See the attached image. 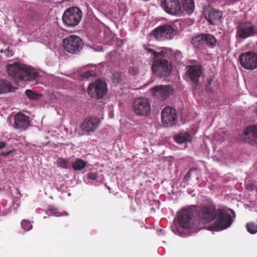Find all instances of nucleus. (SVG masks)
<instances>
[{"label":"nucleus","instance_id":"obj_30","mask_svg":"<svg viewBox=\"0 0 257 257\" xmlns=\"http://www.w3.org/2000/svg\"><path fill=\"white\" fill-rule=\"evenodd\" d=\"M25 94L29 99L32 100H37L40 98L39 94L35 93L30 89L26 90Z\"/></svg>","mask_w":257,"mask_h":257},{"label":"nucleus","instance_id":"obj_19","mask_svg":"<svg viewBox=\"0 0 257 257\" xmlns=\"http://www.w3.org/2000/svg\"><path fill=\"white\" fill-rule=\"evenodd\" d=\"M202 67L200 65H193L188 67L186 75L187 79L196 84L202 75Z\"/></svg>","mask_w":257,"mask_h":257},{"label":"nucleus","instance_id":"obj_10","mask_svg":"<svg viewBox=\"0 0 257 257\" xmlns=\"http://www.w3.org/2000/svg\"><path fill=\"white\" fill-rule=\"evenodd\" d=\"M240 65L245 69L253 70L257 68V54L251 52L241 54L239 57Z\"/></svg>","mask_w":257,"mask_h":257},{"label":"nucleus","instance_id":"obj_29","mask_svg":"<svg viewBox=\"0 0 257 257\" xmlns=\"http://www.w3.org/2000/svg\"><path fill=\"white\" fill-rule=\"evenodd\" d=\"M21 226L26 231H29L33 228L31 222L26 219H23L21 221Z\"/></svg>","mask_w":257,"mask_h":257},{"label":"nucleus","instance_id":"obj_41","mask_svg":"<svg viewBox=\"0 0 257 257\" xmlns=\"http://www.w3.org/2000/svg\"><path fill=\"white\" fill-rule=\"evenodd\" d=\"M13 152L12 151H6V152H2L1 153V155L3 156H9L11 153Z\"/></svg>","mask_w":257,"mask_h":257},{"label":"nucleus","instance_id":"obj_32","mask_svg":"<svg viewBox=\"0 0 257 257\" xmlns=\"http://www.w3.org/2000/svg\"><path fill=\"white\" fill-rule=\"evenodd\" d=\"M95 72L91 71H88L84 72L83 74H81V79L88 78L90 76H93L95 75Z\"/></svg>","mask_w":257,"mask_h":257},{"label":"nucleus","instance_id":"obj_37","mask_svg":"<svg viewBox=\"0 0 257 257\" xmlns=\"http://www.w3.org/2000/svg\"><path fill=\"white\" fill-rule=\"evenodd\" d=\"M48 210L50 211L51 213L53 214L54 215L58 216L57 215V213H58V210L55 207L50 206L48 207Z\"/></svg>","mask_w":257,"mask_h":257},{"label":"nucleus","instance_id":"obj_43","mask_svg":"<svg viewBox=\"0 0 257 257\" xmlns=\"http://www.w3.org/2000/svg\"><path fill=\"white\" fill-rule=\"evenodd\" d=\"M86 166V163L83 160H81V170L84 169Z\"/></svg>","mask_w":257,"mask_h":257},{"label":"nucleus","instance_id":"obj_20","mask_svg":"<svg viewBox=\"0 0 257 257\" xmlns=\"http://www.w3.org/2000/svg\"><path fill=\"white\" fill-rule=\"evenodd\" d=\"M170 85H158L152 88V91L154 95H156L162 99H165L169 97L170 93L172 91Z\"/></svg>","mask_w":257,"mask_h":257},{"label":"nucleus","instance_id":"obj_16","mask_svg":"<svg viewBox=\"0 0 257 257\" xmlns=\"http://www.w3.org/2000/svg\"><path fill=\"white\" fill-rule=\"evenodd\" d=\"M30 125L29 117L26 115L19 112L14 116L13 127L20 131H25Z\"/></svg>","mask_w":257,"mask_h":257},{"label":"nucleus","instance_id":"obj_36","mask_svg":"<svg viewBox=\"0 0 257 257\" xmlns=\"http://www.w3.org/2000/svg\"><path fill=\"white\" fill-rule=\"evenodd\" d=\"M87 177L88 179L96 180L98 177V174L96 173H89L87 175Z\"/></svg>","mask_w":257,"mask_h":257},{"label":"nucleus","instance_id":"obj_23","mask_svg":"<svg viewBox=\"0 0 257 257\" xmlns=\"http://www.w3.org/2000/svg\"><path fill=\"white\" fill-rule=\"evenodd\" d=\"M15 88L12 84L6 79H0V94L14 91Z\"/></svg>","mask_w":257,"mask_h":257},{"label":"nucleus","instance_id":"obj_14","mask_svg":"<svg viewBox=\"0 0 257 257\" xmlns=\"http://www.w3.org/2000/svg\"><path fill=\"white\" fill-rule=\"evenodd\" d=\"M8 75L17 81H22L25 65L19 63L9 64L7 66Z\"/></svg>","mask_w":257,"mask_h":257},{"label":"nucleus","instance_id":"obj_42","mask_svg":"<svg viewBox=\"0 0 257 257\" xmlns=\"http://www.w3.org/2000/svg\"><path fill=\"white\" fill-rule=\"evenodd\" d=\"M6 146V143L4 142H0V149L4 148Z\"/></svg>","mask_w":257,"mask_h":257},{"label":"nucleus","instance_id":"obj_7","mask_svg":"<svg viewBox=\"0 0 257 257\" xmlns=\"http://www.w3.org/2000/svg\"><path fill=\"white\" fill-rule=\"evenodd\" d=\"M63 24L68 27H74L80 21V9L74 7L67 9L62 16Z\"/></svg>","mask_w":257,"mask_h":257},{"label":"nucleus","instance_id":"obj_39","mask_svg":"<svg viewBox=\"0 0 257 257\" xmlns=\"http://www.w3.org/2000/svg\"><path fill=\"white\" fill-rule=\"evenodd\" d=\"M193 169H191L189 170L186 174V175L184 176V179L186 181H188L190 178L191 177V172L192 171Z\"/></svg>","mask_w":257,"mask_h":257},{"label":"nucleus","instance_id":"obj_35","mask_svg":"<svg viewBox=\"0 0 257 257\" xmlns=\"http://www.w3.org/2000/svg\"><path fill=\"white\" fill-rule=\"evenodd\" d=\"M174 224L171 226L172 231L176 234H180V232L179 231L178 227L177 226L176 220L174 221Z\"/></svg>","mask_w":257,"mask_h":257},{"label":"nucleus","instance_id":"obj_8","mask_svg":"<svg viewBox=\"0 0 257 257\" xmlns=\"http://www.w3.org/2000/svg\"><path fill=\"white\" fill-rule=\"evenodd\" d=\"M153 34L155 38L159 41L171 39L175 34L174 28L171 25L159 26L154 30Z\"/></svg>","mask_w":257,"mask_h":257},{"label":"nucleus","instance_id":"obj_46","mask_svg":"<svg viewBox=\"0 0 257 257\" xmlns=\"http://www.w3.org/2000/svg\"><path fill=\"white\" fill-rule=\"evenodd\" d=\"M3 52V50H1V52Z\"/></svg>","mask_w":257,"mask_h":257},{"label":"nucleus","instance_id":"obj_44","mask_svg":"<svg viewBox=\"0 0 257 257\" xmlns=\"http://www.w3.org/2000/svg\"><path fill=\"white\" fill-rule=\"evenodd\" d=\"M211 81V80H210V81L208 80V83L209 84H210Z\"/></svg>","mask_w":257,"mask_h":257},{"label":"nucleus","instance_id":"obj_11","mask_svg":"<svg viewBox=\"0 0 257 257\" xmlns=\"http://www.w3.org/2000/svg\"><path fill=\"white\" fill-rule=\"evenodd\" d=\"M161 120L166 127L176 124L177 121L176 110L170 106L165 107L162 111Z\"/></svg>","mask_w":257,"mask_h":257},{"label":"nucleus","instance_id":"obj_21","mask_svg":"<svg viewBox=\"0 0 257 257\" xmlns=\"http://www.w3.org/2000/svg\"><path fill=\"white\" fill-rule=\"evenodd\" d=\"M40 77V75L39 73L34 68L25 65L22 81L37 80Z\"/></svg>","mask_w":257,"mask_h":257},{"label":"nucleus","instance_id":"obj_2","mask_svg":"<svg viewBox=\"0 0 257 257\" xmlns=\"http://www.w3.org/2000/svg\"><path fill=\"white\" fill-rule=\"evenodd\" d=\"M195 217L202 223H209L215 219L217 210L214 204L194 208Z\"/></svg>","mask_w":257,"mask_h":257},{"label":"nucleus","instance_id":"obj_3","mask_svg":"<svg viewBox=\"0 0 257 257\" xmlns=\"http://www.w3.org/2000/svg\"><path fill=\"white\" fill-rule=\"evenodd\" d=\"M215 221L209 226L211 231H220L230 227L233 219L229 213L222 209H218Z\"/></svg>","mask_w":257,"mask_h":257},{"label":"nucleus","instance_id":"obj_22","mask_svg":"<svg viewBox=\"0 0 257 257\" xmlns=\"http://www.w3.org/2000/svg\"><path fill=\"white\" fill-rule=\"evenodd\" d=\"M222 16L221 11L216 10L215 9L210 10L206 16V19L211 25H216L219 22Z\"/></svg>","mask_w":257,"mask_h":257},{"label":"nucleus","instance_id":"obj_34","mask_svg":"<svg viewBox=\"0 0 257 257\" xmlns=\"http://www.w3.org/2000/svg\"><path fill=\"white\" fill-rule=\"evenodd\" d=\"M128 72L130 74L135 75L139 73V69L137 67H132L129 68Z\"/></svg>","mask_w":257,"mask_h":257},{"label":"nucleus","instance_id":"obj_45","mask_svg":"<svg viewBox=\"0 0 257 257\" xmlns=\"http://www.w3.org/2000/svg\"><path fill=\"white\" fill-rule=\"evenodd\" d=\"M83 179H84V180H85V177H84Z\"/></svg>","mask_w":257,"mask_h":257},{"label":"nucleus","instance_id":"obj_31","mask_svg":"<svg viewBox=\"0 0 257 257\" xmlns=\"http://www.w3.org/2000/svg\"><path fill=\"white\" fill-rule=\"evenodd\" d=\"M175 142L178 144H182L187 141L186 137L182 135H177L174 137Z\"/></svg>","mask_w":257,"mask_h":257},{"label":"nucleus","instance_id":"obj_38","mask_svg":"<svg viewBox=\"0 0 257 257\" xmlns=\"http://www.w3.org/2000/svg\"><path fill=\"white\" fill-rule=\"evenodd\" d=\"M256 188V186L253 184H248L246 185V189L250 191H253Z\"/></svg>","mask_w":257,"mask_h":257},{"label":"nucleus","instance_id":"obj_17","mask_svg":"<svg viewBox=\"0 0 257 257\" xmlns=\"http://www.w3.org/2000/svg\"><path fill=\"white\" fill-rule=\"evenodd\" d=\"M243 140L251 145H257V125L246 127L243 131Z\"/></svg>","mask_w":257,"mask_h":257},{"label":"nucleus","instance_id":"obj_18","mask_svg":"<svg viewBox=\"0 0 257 257\" xmlns=\"http://www.w3.org/2000/svg\"><path fill=\"white\" fill-rule=\"evenodd\" d=\"M100 124V120L97 117L89 116L84 119L81 123V128L90 133L94 132Z\"/></svg>","mask_w":257,"mask_h":257},{"label":"nucleus","instance_id":"obj_24","mask_svg":"<svg viewBox=\"0 0 257 257\" xmlns=\"http://www.w3.org/2000/svg\"><path fill=\"white\" fill-rule=\"evenodd\" d=\"M205 45L210 48H214L217 43V40L212 34L209 33H202Z\"/></svg>","mask_w":257,"mask_h":257},{"label":"nucleus","instance_id":"obj_15","mask_svg":"<svg viewBox=\"0 0 257 257\" xmlns=\"http://www.w3.org/2000/svg\"><path fill=\"white\" fill-rule=\"evenodd\" d=\"M255 34V28L250 22H245L239 24L237 28V34L242 39L253 36Z\"/></svg>","mask_w":257,"mask_h":257},{"label":"nucleus","instance_id":"obj_25","mask_svg":"<svg viewBox=\"0 0 257 257\" xmlns=\"http://www.w3.org/2000/svg\"><path fill=\"white\" fill-rule=\"evenodd\" d=\"M182 5L183 8L188 14L193 12L195 8L193 0H182Z\"/></svg>","mask_w":257,"mask_h":257},{"label":"nucleus","instance_id":"obj_33","mask_svg":"<svg viewBox=\"0 0 257 257\" xmlns=\"http://www.w3.org/2000/svg\"><path fill=\"white\" fill-rule=\"evenodd\" d=\"M72 167L75 170H80V158H78L76 161L73 163Z\"/></svg>","mask_w":257,"mask_h":257},{"label":"nucleus","instance_id":"obj_5","mask_svg":"<svg viewBox=\"0 0 257 257\" xmlns=\"http://www.w3.org/2000/svg\"><path fill=\"white\" fill-rule=\"evenodd\" d=\"M194 210V206L183 208L177 213V222L182 228L190 229L194 225L192 216Z\"/></svg>","mask_w":257,"mask_h":257},{"label":"nucleus","instance_id":"obj_12","mask_svg":"<svg viewBox=\"0 0 257 257\" xmlns=\"http://www.w3.org/2000/svg\"><path fill=\"white\" fill-rule=\"evenodd\" d=\"M162 6L164 11L170 15L180 16L182 13L179 0H164Z\"/></svg>","mask_w":257,"mask_h":257},{"label":"nucleus","instance_id":"obj_6","mask_svg":"<svg viewBox=\"0 0 257 257\" xmlns=\"http://www.w3.org/2000/svg\"><path fill=\"white\" fill-rule=\"evenodd\" d=\"M133 110L134 113L139 116H148L151 110V102L145 97H138L134 101Z\"/></svg>","mask_w":257,"mask_h":257},{"label":"nucleus","instance_id":"obj_26","mask_svg":"<svg viewBox=\"0 0 257 257\" xmlns=\"http://www.w3.org/2000/svg\"><path fill=\"white\" fill-rule=\"evenodd\" d=\"M192 43L195 47L200 48L205 45L202 33L198 35L192 40Z\"/></svg>","mask_w":257,"mask_h":257},{"label":"nucleus","instance_id":"obj_28","mask_svg":"<svg viewBox=\"0 0 257 257\" xmlns=\"http://www.w3.org/2000/svg\"><path fill=\"white\" fill-rule=\"evenodd\" d=\"M247 231L250 234H255L257 232V224L254 222H249L245 225Z\"/></svg>","mask_w":257,"mask_h":257},{"label":"nucleus","instance_id":"obj_9","mask_svg":"<svg viewBox=\"0 0 257 257\" xmlns=\"http://www.w3.org/2000/svg\"><path fill=\"white\" fill-rule=\"evenodd\" d=\"M65 51L72 54H77L80 50V38L75 35L67 36L63 40Z\"/></svg>","mask_w":257,"mask_h":257},{"label":"nucleus","instance_id":"obj_13","mask_svg":"<svg viewBox=\"0 0 257 257\" xmlns=\"http://www.w3.org/2000/svg\"><path fill=\"white\" fill-rule=\"evenodd\" d=\"M146 50L147 53H152L155 58L161 56L168 58V60H172L179 58L181 56V53L180 51L173 52L171 49L169 48H162L159 52L148 48H146Z\"/></svg>","mask_w":257,"mask_h":257},{"label":"nucleus","instance_id":"obj_40","mask_svg":"<svg viewBox=\"0 0 257 257\" xmlns=\"http://www.w3.org/2000/svg\"><path fill=\"white\" fill-rule=\"evenodd\" d=\"M59 164L61 167L66 168L67 161L64 159H60L59 161Z\"/></svg>","mask_w":257,"mask_h":257},{"label":"nucleus","instance_id":"obj_27","mask_svg":"<svg viewBox=\"0 0 257 257\" xmlns=\"http://www.w3.org/2000/svg\"><path fill=\"white\" fill-rule=\"evenodd\" d=\"M125 78V75L121 72H115L112 74L111 79L115 85L121 83Z\"/></svg>","mask_w":257,"mask_h":257},{"label":"nucleus","instance_id":"obj_1","mask_svg":"<svg viewBox=\"0 0 257 257\" xmlns=\"http://www.w3.org/2000/svg\"><path fill=\"white\" fill-rule=\"evenodd\" d=\"M151 58L153 59L152 65V71L153 74L162 77H166L169 75L172 69V65L169 62L168 58L158 56L155 58L152 53Z\"/></svg>","mask_w":257,"mask_h":257},{"label":"nucleus","instance_id":"obj_4","mask_svg":"<svg viewBox=\"0 0 257 257\" xmlns=\"http://www.w3.org/2000/svg\"><path fill=\"white\" fill-rule=\"evenodd\" d=\"M88 95L92 98L100 99L107 93L106 82L101 79H98L90 83L87 88Z\"/></svg>","mask_w":257,"mask_h":257}]
</instances>
